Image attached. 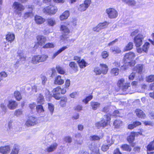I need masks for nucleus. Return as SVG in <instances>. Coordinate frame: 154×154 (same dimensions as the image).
<instances>
[{
  "instance_id": "obj_1",
  "label": "nucleus",
  "mask_w": 154,
  "mask_h": 154,
  "mask_svg": "<svg viewBox=\"0 0 154 154\" xmlns=\"http://www.w3.org/2000/svg\"><path fill=\"white\" fill-rule=\"evenodd\" d=\"M135 57V54L132 52L126 53L124 57V62L125 65H129L130 66H134L135 64L134 61L133 59Z\"/></svg>"
},
{
  "instance_id": "obj_2",
  "label": "nucleus",
  "mask_w": 154,
  "mask_h": 154,
  "mask_svg": "<svg viewBox=\"0 0 154 154\" xmlns=\"http://www.w3.org/2000/svg\"><path fill=\"white\" fill-rule=\"evenodd\" d=\"M124 79H122L118 81L117 85L124 92L123 94H126L128 92V88L130 86V83H126L124 84Z\"/></svg>"
},
{
  "instance_id": "obj_3",
  "label": "nucleus",
  "mask_w": 154,
  "mask_h": 154,
  "mask_svg": "<svg viewBox=\"0 0 154 154\" xmlns=\"http://www.w3.org/2000/svg\"><path fill=\"white\" fill-rule=\"evenodd\" d=\"M38 123V120L37 118L30 116L28 117L25 125L27 127H29L36 125Z\"/></svg>"
},
{
  "instance_id": "obj_4",
  "label": "nucleus",
  "mask_w": 154,
  "mask_h": 154,
  "mask_svg": "<svg viewBox=\"0 0 154 154\" xmlns=\"http://www.w3.org/2000/svg\"><path fill=\"white\" fill-rule=\"evenodd\" d=\"M106 120L102 119L100 121L97 122L95 124V125L97 128L99 129L100 127L104 128L108 125L109 124V121L110 119V118L109 115H107L106 116Z\"/></svg>"
},
{
  "instance_id": "obj_5",
  "label": "nucleus",
  "mask_w": 154,
  "mask_h": 154,
  "mask_svg": "<svg viewBox=\"0 0 154 154\" xmlns=\"http://www.w3.org/2000/svg\"><path fill=\"white\" fill-rule=\"evenodd\" d=\"M61 30L62 31V35L60 36V38L62 40H64L68 37L67 35L69 32L68 28L64 25H61L60 28Z\"/></svg>"
},
{
  "instance_id": "obj_6",
  "label": "nucleus",
  "mask_w": 154,
  "mask_h": 154,
  "mask_svg": "<svg viewBox=\"0 0 154 154\" xmlns=\"http://www.w3.org/2000/svg\"><path fill=\"white\" fill-rule=\"evenodd\" d=\"M143 39V35L140 34H138L135 36L134 39V42L137 47H139L142 45Z\"/></svg>"
},
{
  "instance_id": "obj_7",
  "label": "nucleus",
  "mask_w": 154,
  "mask_h": 154,
  "mask_svg": "<svg viewBox=\"0 0 154 154\" xmlns=\"http://www.w3.org/2000/svg\"><path fill=\"white\" fill-rule=\"evenodd\" d=\"M57 144L56 143H54L46 148V152L48 153L53 152L57 149Z\"/></svg>"
},
{
  "instance_id": "obj_8",
  "label": "nucleus",
  "mask_w": 154,
  "mask_h": 154,
  "mask_svg": "<svg viewBox=\"0 0 154 154\" xmlns=\"http://www.w3.org/2000/svg\"><path fill=\"white\" fill-rule=\"evenodd\" d=\"M18 57L19 59L15 63V65H16L19 63L20 61L22 62L25 61L26 59V56L23 52L19 51L18 52Z\"/></svg>"
},
{
  "instance_id": "obj_9",
  "label": "nucleus",
  "mask_w": 154,
  "mask_h": 154,
  "mask_svg": "<svg viewBox=\"0 0 154 154\" xmlns=\"http://www.w3.org/2000/svg\"><path fill=\"white\" fill-rule=\"evenodd\" d=\"M37 39L38 44L40 45H44L46 41V37L42 35H38L37 36Z\"/></svg>"
},
{
  "instance_id": "obj_10",
  "label": "nucleus",
  "mask_w": 154,
  "mask_h": 154,
  "mask_svg": "<svg viewBox=\"0 0 154 154\" xmlns=\"http://www.w3.org/2000/svg\"><path fill=\"white\" fill-rule=\"evenodd\" d=\"M11 150L10 146L7 145L0 147V152L3 154H6L9 153Z\"/></svg>"
},
{
  "instance_id": "obj_11",
  "label": "nucleus",
  "mask_w": 154,
  "mask_h": 154,
  "mask_svg": "<svg viewBox=\"0 0 154 154\" xmlns=\"http://www.w3.org/2000/svg\"><path fill=\"white\" fill-rule=\"evenodd\" d=\"M106 13L111 18H115L118 16V12L116 10H107Z\"/></svg>"
},
{
  "instance_id": "obj_12",
  "label": "nucleus",
  "mask_w": 154,
  "mask_h": 154,
  "mask_svg": "<svg viewBox=\"0 0 154 154\" xmlns=\"http://www.w3.org/2000/svg\"><path fill=\"white\" fill-rule=\"evenodd\" d=\"M13 8L15 10H24V6L20 3L14 2L13 5Z\"/></svg>"
},
{
  "instance_id": "obj_13",
  "label": "nucleus",
  "mask_w": 154,
  "mask_h": 154,
  "mask_svg": "<svg viewBox=\"0 0 154 154\" xmlns=\"http://www.w3.org/2000/svg\"><path fill=\"white\" fill-rule=\"evenodd\" d=\"M100 66L102 73L103 75L106 74L108 70V67L107 65L101 63L100 64Z\"/></svg>"
},
{
  "instance_id": "obj_14",
  "label": "nucleus",
  "mask_w": 154,
  "mask_h": 154,
  "mask_svg": "<svg viewBox=\"0 0 154 154\" xmlns=\"http://www.w3.org/2000/svg\"><path fill=\"white\" fill-rule=\"evenodd\" d=\"M7 106L10 109L12 110L15 109L17 107V104L15 101L10 100L9 101Z\"/></svg>"
},
{
  "instance_id": "obj_15",
  "label": "nucleus",
  "mask_w": 154,
  "mask_h": 154,
  "mask_svg": "<svg viewBox=\"0 0 154 154\" xmlns=\"http://www.w3.org/2000/svg\"><path fill=\"white\" fill-rule=\"evenodd\" d=\"M35 20L37 24H42L45 21V19L40 16L36 15L35 17Z\"/></svg>"
},
{
  "instance_id": "obj_16",
  "label": "nucleus",
  "mask_w": 154,
  "mask_h": 154,
  "mask_svg": "<svg viewBox=\"0 0 154 154\" xmlns=\"http://www.w3.org/2000/svg\"><path fill=\"white\" fill-rule=\"evenodd\" d=\"M91 3V0H85L84 4L80 5L79 8L81 9H85V10H86L89 6Z\"/></svg>"
},
{
  "instance_id": "obj_17",
  "label": "nucleus",
  "mask_w": 154,
  "mask_h": 154,
  "mask_svg": "<svg viewBox=\"0 0 154 154\" xmlns=\"http://www.w3.org/2000/svg\"><path fill=\"white\" fill-rule=\"evenodd\" d=\"M135 112L137 116L139 118L142 119H144L146 117V115L143 111L140 109H136Z\"/></svg>"
},
{
  "instance_id": "obj_18",
  "label": "nucleus",
  "mask_w": 154,
  "mask_h": 154,
  "mask_svg": "<svg viewBox=\"0 0 154 154\" xmlns=\"http://www.w3.org/2000/svg\"><path fill=\"white\" fill-rule=\"evenodd\" d=\"M64 80L61 79V76L58 75L55 78L54 83L55 84L61 85L63 84Z\"/></svg>"
},
{
  "instance_id": "obj_19",
  "label": "nucleus",
  "mask_w": 154,
  "mask_h": 154,
  "mask_svg": "<svg viewBox=\"0 0 154 154\" xmlns=\"http://www.w3.org/2000/svg\"><path fill=\"white\" fill-rule=\"evenodd\" d=\"M89 148L92 151V154H99V149L98 147L94 145H89Z\"/></svg>"
},
{
  "instance_id": "obj_20",
  "label": "nucleus",
  "mask_w": 154,
  "mask_h": 154,
  "mask_svg": "<svg viewBox=\"0 0 154 154\" xmlns=\"http://www.w3.org/2000/svg\"><path fill=\"white\" fill-rule=\"evenodd\" d=\"M90 104L92 109L94 110H96L100 105V103L97 102H91Z\"/></svg>"
},
{
  "instance_id": "obj_21",
  "label": "nucleus",
  "mask_w": 154,
  "mask_h": 154,
  "mask_svg": "<svg viewBox=\"0 0 154 154\" xmlns=\"http://www.w3.org/2000/svg\"><path fill=\"white\" fill-rule=\"evenodd\" d=\"M68 47L67 46H65L62 47L57 52H55L53 54L52 57V59H54L56 56L58 55L60 53L62 52L65 50V49L67 48Z\"/></svg>"
},
{
  "instance_id": "obj_22",
  "label": "nucleus",
  "mask_w": 154,
  "mask_h": 154,
  "mask_svg": "<svg viewBox=\"0 0 154 154\" xmlns=\"http://www.w3.org/2000/svg\"><path fill=\"white\" fill-rule=\"evenodd\" d=\"M69 15V11H66L61 15L60 17V19L61 20H64L67 19Z\"/></svg>"
},
{
  "instance_id": "obj_23",
  "label": "nucleus",
  "mask_w": 154,
  "mask_h": 154,
  "mask_svg": "<svg viewBox=\"0 0 154 154\" xmlns=\"http://www.w3.org/2000/svg\"><path fill=\"white\" fill-rule=\"evenodd\" d=\"M15 38V35L14 34L9 33L6 36V39L8 42H11L14 41Z\"/></svg>"
},
{
  "instance_id": "obj_24",
  "label": "nucleus",
  "mask_w": 154,
  "mask_h": 154,
  "mask_svg": "<svg viewBox=\"0 0 154 154\" xmlns=\"http://www.w3.org/2000/svg\"><path fill=\"white\" fill-rule=\"evenodd\" d=\"M20 150V146L17 145H14L10 154H18Z\"/></svg>"
},
{
  "instance_id": "obj_25",
  "label": "nucleus",
  "mask_w": 154,
  "mask_h": 154,
  "mask_svg": "<svg viewBox=\"0 0 154 154\" xmlns=\"http://www.w3.org/2000/svg\"><path fill=\"white\" fill-rule=\"evenodd\" d=\"M69 66L72 69L74 70L75 72L78 71L77 65L75 62H70Z\"/></svg>"
},
{
  "instance_id": "obj_26",
  "label": "nucleus",
  "mask_w": 154,
  "mask_h": 154,
  "mask_svg": "<svg viewBox=\"0 0 154 154\" xmlns=\"http://www.w3.org/2000/svg\"><path fill=\"white\" fill-rule=\"evenodd\" d=\"M135 136V133H131V134L127 137V140L130 143H132L134 140Z\"/></svg>"
},
{
  "instance_id": "obj_27",
  "label": "nucleus",
  "mask_w": 154,
  "mask_h": 154,
  "mask_svg": "<svg viewBox=\"0 0 154 154\" xmlns=\"http://www.w3.org/2000/svg\"><path fill=\"white\" fill-rule=\"evenodd\" d=\"M32 63L34 64H36L40 63L38 55L32 57Z\"/></svg>"
},
{
  "instance_id": "obj_28",
  "label": "nucleus",
  "mask_w": 154,
  "mask_h": 154,
  "mask_svg": "<svg viewBox=\"0 0 154 154\" xmlns=\"http://www.w3.org/2000/svg\"><path fill=\"white\" fill-rule=\"evenodd\" d=\"M124 2L128 5L131 6L135 5L136 2L135 0H124Z\"/></svg>"
},
{
  "instance_id": "obj_29",
  "label": "nucleus",
  "mask_w": 154,
  "mask_h": 154,
  "mask_svg": "<svg viewBox=\"0 0 154 154\" xmlns=\"http://www.w3.org/2000/svg\"><path fill=\"white\" fill-rule=\"evenodd\" d=\"M122 124V122L119 119H117L114 121L113 125L115 128H118L121 126Z\"/></svg>"
},
{
  "instance_id": "obj_30",
  "label": "nucleus",
  "mask_w": 154,
  "mask_h": 154,
  "mask_svg": "<svg viewBox=\"0 0 154 154\" xmlns=\"http://www.w3.org/2000/svg\"><path fill=\"white\" fill-rule=\"evenodd\" d=\"M44 100L43 96L41 94H39L38 97L37 99L38 103L43 104L44 103Z\"/></svg>"
},
{
  "instance_id": "obj_31",
  "label": "nucleus",
  "mask_w": 154,
  "mask_h": 154,
  "mask_svg": "<svg viewBox=\"0 0 154 154\" xmlns=\"http://www.w3.org/2000/svg\"><path fill=\"white\" fill-rule=\"evenodd\" d=\"M143 65L141 64L137 65L134 68V70L136 71L138 73H141L143 70Z\"/></svg>"
},
{
  "instance_id": "obj_32",
  "label": "nucleus",
  "mask_w": 154,
  "mask_h": 154,
  "mask_svg": "<svg viewBox=\"0 0 154 154\" xmlns=\"http://www.w3.org/2000/svg\"><path fill=\"white\" fill-rule=\"evenodd\" d=\"M78 63L79 67L81 68H83L85 67L87 65V63L83 60H79L78 61Z\"/></svg>"
},
{
  "instance_id": "obj_33",
  "label": "nucleus",
  "mask_w": 154,
  "mask_h": 154,
  "mask_svg": "<svg viewBox=\"0 0 154 154\" xmlns=\"http://www.w3.org/2000/svg\"><path fill=\"white\" fill-rule=\"evenodd\" d=\"M121 148L123 150L128 151H130L131 149L130 146L126 144L122 145Z\"/></svg>"
},
{
  "instance_id": "obj_34",
  "label": "nucleus",
  "mask_w": 154,
  "mask_h": 154,
  "mask_svg": "<svg viewBox=\"0 0 154 154\" xmlns=\"http://www.w3.org/2000/svg\"><path fill=\"white\" fill-rule=\"evenodd\" d=\"M133 45L132 42H129L125 48V51H126L131 50L133 48Z\"/></svg>"
},
{
  "instance_id": "obj_35",
  "label": "nucleus",
  "mask_w": 154,
  "mask_h": 154,
  "mask_svg": "<svg viewBox=\"0 0 154 154\" xmlns=\"http://www.w3.org/2000/svg\"><path fill=\"white\" fill-rule=\"evenodd\" d=\"M14 95L17 100L19 101L21 99V96L19 91H15L14 93Z\"/></svg>"
},
{
  "instance_id": "obj_36",
  "label": "nucleus",
  "mask_w": 154,
  "mask_h": 154,
  "mask_svg": "<svg viewBox=\"0 0 154 154\" xmlns=\"http://www.w3.org/2000/svg\"><path fill=\"white\" fill-rule=\"evenodd\" d=\"M56 69L58 72L60 74H64L65 73V71L64 69L59 66H57L56 67Z\"/></svg>"
},
{
  "instance_id": "obj_37",
  "label": "nucleus",
  "mask_w": 154,
  "mask_h": 154,
  "mask_svg": "<svg viewBox=\"0 0 154 154\" xmlns=\"http://www.w3.org/2000/svg\"><path fill=\"white\" fill-rule=\"evenodd\" d=\"M109 23L107 21H105L102 23H99L100 25L101 29H103L107 28Z\"/></svg>"
},
{
  "instance_id": "obj_38",
  "label": "nucleus",
  "mask_w": 154,
  "mask_h": 154,
  "mask_svg": "<svg viewBox=\"0 0 154 154\" xmlns=\"http://www.w3.org/2000/svg\"><path fill=\"white\" fill-rule=\"evenodd\" d=\"M39 57V61L40 62H42L45 61L48 58V56L46 55H38Z\"/></svg>"
},
{
  "instance_id": "obj_39",
  "label": "nucleus",
  "mask_w": 154,
  "mask_h": 154,
  "mask_svg": "<svg viewBox=\"0 0 154 154\" xmlns=\"http://www.w3.org/2000/svg\"><path fill=\"white\" fill-rule=\"evenodd\" d=\"M44 13L45 14L52 16L56 12L55 10H43Z\"/></svg>"
},
{
  "instance_id": "obj_40",
  "label": "nucleus",
  "mask_w": 154,
  "mask_h": 154,
  "mask_svg": "<svg viewBox=\"0 0 154 154\" xmlns=\"http://www.w3.org/2000/svg\"><path fill=\"white\" fill-rule=\"evenodd\" d=\"M67 101V99L66 97L62 98L60 101V104L61 106L63 107L66 105Z\"/></svg>"
},
{
  "instance_id": "obj_41",
  "label": "nucleus",
  "mask_w": 154,
  "mask_h": 154,
  "mask_svg": "<svg viewBox=\"0 0 154 154\" xmlns=\"http://www.w3.org/2000/svg\"><path fill=\"white\" fill-rule=\"evenodd\" d=\"M119 72V69L116 68H113L111 71V73L112 74L114 75H118Z\"/></svg>"
},
{
  "instance_id": "obj_42",
  "label": "nucleus",
  "mask_w": 154,
  "mask_h": 154,
  "mask_svg": "<svg viewBox=\"0 0 154 154\" xmlns=\"http://www.w3.org/2000/svg\"><path fill=\"white\" fill-rule=\"evenodd\" d=\"M147 149L149 151L154 150V140L150 142L147 146Z\"/></svg>"
},
{
  "instance_id": "obj_43",
  "label": "nucleus",
  "mask_w": 154,
  "mask_h": 154,
  "mask_svg": "<svg viewBox=\"0 0 154 154\" xmlns=\"http://www.w3.org/2000/svg\"><path fill=\"white\" fill-rule=\"evenodd\" d=\"M90 140L92 141H99L100 139V137L97 135H94L90 136L89 137Z\"/></svg>"
},
{
  "instance_id": "obj_44",
  "label": "nucleus",
  "mask_w": 154,
  "mask_h": 154,
  "mask_svg": "<svg viewBox=\"0 0 154 154\" xmlns=\"http://www.w3.org/2000/svg\"><path fill=\"white\" fill-rule=\"evenodd\" d=\"M36 110L38 113H41L44 111L43 107L42 105H38L36 106Z\"/></svg>"
},
{
  "instance_id": "obj_45",
  "label": "nucleus",
  "mask_w": 154,
  "mask_h": 154,
  "mask_svg": "<svg viewBox=\"0 0 154 154\" xmlns=\"http://www.w3.org/2000/svg\"><path fill=\"white\" fill-rule=\"evenodd\" d=\"M112 143L109 144L107 145H103L101 147L102 150L103 152H106L109 149V147Z\"/></svg>"
},
{
  "instance_id": "obj_46",
  "label": "nucleus",
  "mask_w": 154,
  "mask_h": 154,
  "mask_svg": "<svg viewBox=\"0 0 154 154\" xmlns=\"http://www.w3.org/2000/svg\"><path fill=\"white\" fill-rule=\"evenodd\" d=\"M146 80L147 82H150L154 81V75H150L146 77Z\"/></svg>"
},
{
  "instance_id": "obj_47",
  "label": "nucleus",
  "mask_w": 154,
  "mask_h": 154,
  "mask_svg": "<svg viewBox=\"0 0 154 154\" xmlns=\"http://www.w3.org/2000/svg\"><path fill=\"white\" fill-rule=\"evenodd\" d=\"M54 45L52 43H48L46 44L43 47V48H54Z\"/></svg>"
},
{
  "instance_id": "obj_48",
  "label": "nucleus",
  "mask_w": 154,
  "mask_h": 154,
  "mask_svg": "<svg viewBox=\"0 0 154 154\" xmlns=\"http://www.w3.org/2000/svg\"><path fill=\"white\" fill-rule=\"evenodd\" d=\"M48 24L51 26H53L56 24V22L54 20L52 19H49L47 20Z\"/></svg>"
},
{
  "instance_id": "obj_49",
  "label": "nucleus",
  "mask_w": 154,
  "mask_h": 154,
  "mask_svg": "<svg viewBox=\"0 0 154 154\" xmlns=\"http://www.w3.org/2000/svg\"><path fill=\"white\" fill-rule=\"evenodd\" d=\"M63 140L65 142L69 143H70L72 141V138L69 136L64 137L63 138Z\"/></svg>"
},
{
  "instance_id": "obj_50",
  "label": "nucleus",
  "mask_w": 154,
  "mask_h": 154,
  "mask_svg": "<svg viewBox=\"0 0 154 154\" xmlns=\"http://www.w3.org/2000/svg\"><path fill=\"white\" fill-rule=\"evenodd\" d=\"M112 51L114 54L119 53L121 52V50L117 47H115L111 49Z\"/></svg>"
},
{
  "instance_id": "obj_51",
  "label": "nucleus",
  "mask_w": 154,
  "mask_h": 154,
  "mask_svg": "<svg viewBox=\"0 0 154 154\" xmlns=\"http://www.w3.org/2000/svg\"><path fill=\"white\" fill-rule=\"evenodd\" d=\"M149 45L150 44L149 43L147 42H146L143 46V51L145 52H146L149 48Z\"/></svg>"
},
{
  "instance_id": "obj_52",
  "label": "nucleus",
  "mask_w": 154,
  "mask_h": 154,
  "mask_svg": "<svg viewBox=\"0 0 154 154\" xmlns=\"http://www.w3.org/2000/svg\"><path fill=\"white\" fill-rule=\"evenodd\" d=\"M60 87H58L53 89L52 91V93L54 94H60Z\"/></svg>"
},
{
  "instance_id": "obj_53",
  "label": "nucleus",
  "mask_w": 154,
  "mask_h": 154,
  "mask_svg": "<svg viewBox=\"0 0 154 154\" xmlns=\"http://www.w3.org/2000/svg\"><path fill=\"white\" fill-rule=\"evenodd\" d=\"M48 108L51 114L52 115L54 110V106L51 103H48Z\"/></svg>"
},
{
  "instance_id": "obj_54",
  "label": "nucleus",
  "mask_w": 154,
  "mask_h": 154,
  "mask_svg": "<svg viewBox=\"0 0 154 154\" xmlns=\"http://www.w3.org/2000/svg\"><path fill=\"white\" fill-rule=\"evenodd\" d=\"M93 96L92 95L86 97V98L83 100V102L87 104L88 103V102L92 99Z\"/></svg>"
},
{
  "instance_id": "obj_55",
  "label": "nucleus",
  "mask_w": 154,
  "mask_h": 154,
  "mask_svg": "<svg viewBox=\"0 0 154 154\" xmlns=\"http://www.w3.org/2000/svg\"><path fill=\"white\" fill-rule=\"evenodd\" d=\"M94 72L96 75H100L102 73L100 68H99L98 67H96L94 68Z\"/></svg>"
},
{
  "instance_id": "obj_56",
  "label": "nucleus",
  "mask_w": 154,
  "mask_h": 154,
  "mask_svg": "<svg viewBox=\"0 0 154 154\" xmlns=\"http://www.w3.org/2000/svg\"><path fill=\"white\" fill-rule=\"evenodd\" d=\"M56 7L53 5H50L45 8L43 10H56Z\"/></svg>"
},
{
  "instance_id": "obj_57",
  "label": "nucleus",
  "mask_w": 154,
  "mask_h": 154,
  "mask_svg": "<svg viewBox=\"0 0 154 154\" xmlns=\"http://www.w3.org/2000/svg\"><path fill=\"white\" fill-rule=\"evenodd\" d=\"M101 29H102L99 24H98L96 26L93 28V31L97 32H99Z\"/></svg>"
},
{
  "instance_id": "obj_58",
  "label": "nucleus",
  "mask_w": 154,
  "mask_h": 154,
  "mask_svg": "<svg viewBox=\"0 0 154 154\" xmlns=\"http://www.w3.org/2000/svg\"><path fill=\"white\" fill-rule=\"evenodd\" d=\"M0 107L2 109L3 111L4 112H6V111L7 107L6 106V104L4 103H1L0 105Z\"/></svg>"
},
{
  "instance_id": "obj_59",
  "label": "nucleus",
  "mask_w": 154,
  "mask_h": 154,
  "mask_svg": "<svg viewBox=\"0 0 154 154\" xmlns=\"http://www.w3.org/2000/svg\"><path fill=\"white\" fill-rule=\"evenodd\" d=\"M7 76V75L5 72H1L0 73V79L2 80L3 78H5Z\"/></svg>"
},
{
  "instance_id": "obj_60",
  "label": "nucleus",
  "mask_w": 154,
  "mask_h": 154,
  "mask_svg": "<svg viewBox=\"0 0 154 154\" xmlns=\"http://www.w3.org/2000/svg\"><path fill=\"white\" fill-rule=\"evenodd\" d=\"M108 53L106 51H103L101 54V56L103 58H106L108 57Z\"/></svg>"
},
{
  "instance_id": "obj_61",
  "label": "nucleus",
  "mask_w": 154,
  "mask_h": 154,
  "mask_svg": "<svg viewBox=\"0 0 154 154\" xmlns=\"http://www.w3.org/2000/svg\"><path fill=\"white\" fill-rule=\"evenodd\" d=\"M33 15V14L32 12H29L26 13L24 15V17L26 19L28 17H32Z\"/></svg>"
},
{
  "instance_id": "obj_62",
  "label": "nucleus",
  "mask_w": 154,
  "mask_h": 154,
  "mask_svg": "<svg viewBox=\"0 0 154 154\" xmlns=\"http://www.w3.org/2000/svg\"><path fill=\"white\" fill-rule=\"evenodd\" d=\"M60 94H57L53 93L52 97L56 99L59 100L60 99Z\"/></svg>"
},
{
  "instance_id": "obj_63",
  "label": "nucleus",
  "mask_w": 154,
  "mask_h": 154,
  "mask_svg": "<svg viewBox=\"0 0 154 154\" xmlns=\"http://www.w3.org/2000/svg\"><path fill=\"white\" fill-rule=\"evenodd\" d=\"M22 113V111L21 110L18 109L16 110L14 114L15 116H18L21 115Z\"/></svg>"
},
{
  "instance_id": "obj_64",
  "label": "nucleus",
  "mask_w": 154,
  "mask_h": 154,
  "mask_svg": "<svg viewBox=\"0 0 154 154\" xmlns=\"http://www.w3.org/2000/svg\"><path fill=\"white\" fill-rule=\"evenodd\" d=\"M135 76V73L134 72H132L129 75L128 78L130 80H133Z\"/></svg>"
}]
</instances>
